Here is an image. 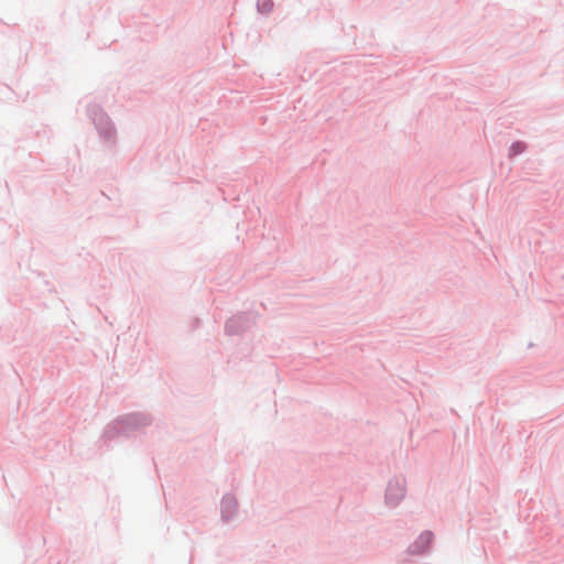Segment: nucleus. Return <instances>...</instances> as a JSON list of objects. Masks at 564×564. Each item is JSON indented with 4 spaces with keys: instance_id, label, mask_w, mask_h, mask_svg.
<instances>
[{
    "instance_id": "nucleus-1",
    "label": "nucleus",
    "mask_w": 564,
    "mask_h": 564,
    "mask_svg": "<svg viewBox=\"0 0 564 564\" xmlns=\"http://www.w3.org/2000/svg\"><path fill=\"white\" fill-rule=\"evenodd\" d=\"M432 539L433 534L431 532L422 533L415 543V547L420 545L415 552H423L425 549H427L432 542Z\"/></svg>"
},
{
    "instance_id": "nucleus-2",
    "label": "nucleus",
    "mask_w": 564,
    "mask_h": 564,
    "mask_svg": "<svg viewBox=\"0 0 564 564\" xmlns=\"http://www.w3.org/2000/svg\"><path fill=\"white\" fill-rule=\"evenodd\" d=\"M403 496V488L400 487V486H395L393 487L392 485L389 486L388 488V494H387V499L393 503L395 502L397 500H399L400 498H402Z\"/></svg>"
},
{
    "instance_id": "nucleus-3",
    "label": "nucleus",
    "mask_w": 564,
    "mask_h": 564,
    "mask_svg": "<svg viewBox=\"0 0 564 564\" xmlns=\"http://www.w3.org/2000/svg\"><path fill=\"white\" fill-rule=\"evenodd\" d=\"M257 7L261 12H269L272 9L273 3L271 0H258Z\"/></svg>"
},
{
    "instance_id": "nucleus-4",
    "label": "nucleus",
    "mask_w": 564,
    "mask_h": 564,
    "mask_svg": "<svg viewBox=\"0 0 564 564\" xmlns=\"http://www.w3.org/2000/svg\"><path fill=\"white\" fill-rule=\"evenodd\" d=\"M512 148L514 149L516 153L522 151V145L520 143L514 144Z\"/></svg>"
},
{
    "instance_id": "nucleus-5",
    "label": "nucleus",
    "mask_w": 564,
    "mask_h": 564,
    "mask_svg": "<svg viewBox=\"0 0 564 564\" xmlns=\"http://www.w3.org/2000/svg\"><path fill=\"white\" fill-rule=\"evenodd\" d=\"M223 505H231V501L230 500H226V501H223Z\"/></svg>"
}]
</instances>
